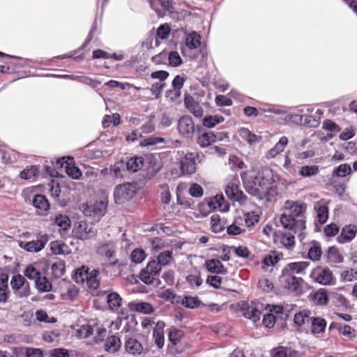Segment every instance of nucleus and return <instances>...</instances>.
Returning a JSON list of instances; mask_svg holds the SVG:
<instances>
[{
	"label": "nucleus",
	"mask_w": 357,
	"mask_h": 357,
	"mask_svg": "<svg viewBox=\"0 0 357 357\" xmlns=\"http://www.w3.org/2000/svg\"><path fill=\"white\" fill-rule=\"evenodd\" d=\"M83 213L93 218H100L106 213L107 202L104 199H93L82 204Z\"/></svg>",
	"instance_id": "obj_1"
},
{
	"label": "nucleus",
	"mask_w": 357,
	"mask_h": 357,
	"mask_svg": "<svg viewBox=\"0 0 357 357\" xmlns=\"http://www.w3.org/2000/svg\"><path fill=\"white\" fill-rule=\"evenodd\" d=\"M269 309V312H275L276 313H280L282 312V307L278 305H266V306L260 302H252L250 305L244 311V316L252 320L253 322H257L260 319L262 311L264 309Z\"/></svg>",
	"instance_id": "obj_2"
},
{
	"label": "nucleus",
	"mask_w": 357,
	"mask_h": 357,
	"mask_svg": "<svg viewBox=\"0 0 357 357\" xmlns=\"http://www.w3.org/2000/svg\"><path fill=\"white\" fill-rule=\"evenodd\" d=\"M279 282L284 289L288 290L291 293L299 294L302 291V285L303 280L301 278L291 275L287 271H282L280 276Z\"/></svg>",
	"instance_id": "obj_3"
},
{
	"label": "nucleus",
	"mask_w": 357,
	"mask_h": 357,
	"mask_svg": "<svg viewBox=\"0 0 357 357\" xmlns=\"http://www.w3.org/2000/svg\"><path fill=\"white\" fill-rule=\"evenodd\" d=\"M136 192L135 185L126 183L119 185L114 192V200L116 204H123L133 197Z\"/></svg>",
	"instance_id": "obj_4"
},
{
	"label": "nucleus",
	"mask_w": 357,
	"mask_h": 357,
	"mask_svg": "<svg viewBox=\"0 0 357 357\" xmlns=\"http://www.w3.org/2000/svg\"><path fill=\"white\" fill-rule=\"evenodd\" d=\"M310 278L323 285L335 284V279L331 271L328 268L317 267L310 273Z\"/></svg>",
	"instance_id": "obj_5"
},
{
	"label": "nucleus",
	"mask_w": 357,
	"mask_h": 357,
	"mask_svg": "<svg viewBox=\"0 0 357 357\" xmlns=\"http://www.w3.org/2000/svg\"><path fill=\"white\" fill-rule=\"evenodd\" d=\"M280 222L283 227L294 233L301 231L305 228V222L303 218L295 219L291 214L284 212L280 216Z\"/></svg>",
	"instance_id": "obj_6"
},
{
	"label": "nucleus",
	"mask_w": 357,
	"mask_h": 357,
	"mask_svg": "<svg viewBox=\"0 0 357 357\" xmlns=\"http://www.w3.org/2000/svg\"><path fill=\"white\" fill-rule=\"evenodd\" d=\"M49 241L48 235L39 234L36 240L29 242L21 241L20 248L30 252H38L42 250Z\"/></svg>",
	"instance_id": "obj_7"
},
{
	"label": "nucleus",
	"mask_w": 357,
	"mask_h": 357,
	"mask_svg": "<svg viewBox=\"0 0 357 357\" xmlns=\"http://www.w3.org/2000/svg\"><path fill=\"white\" fill-rule=\"evenodd\" d=\"M74 235L79 239H89L97 234V231L91 225L84 221H79L75 224L73 230Z\"/></svg>",
	"instance_id": "obj_8"
},
{
	"label": "nucleus",
	"mask_w": 357,
	"mask_h": 357,
	"mask_svg": "<svg viewBox=\"0 0 357 357\" xmlns=\"http://www.w3.org/2000/svg\"><path fill=\"white\" fill-rule=\"evenodd\" d=\"M199 157L197 153H188L181 160L180 169L182 174H192L196 172L195 160Z\"/></svg>",
	"instance_id": "obj_9"
},
{
	"label": "nucleus",
	"mask_w": 357,
	"mask_h": 357,
	"mask_svg": "<svg viewBox=\"0 0 357 357\" xmlns=\"http://www.w3.org/2000/svg\"><path fill=\"white\" fill-rule=\"evenodd\" d=\"M225 194L227 197L232 202H238L243 203L246 197L243 192L239 190L238 185L235 182H231L225 188Z\"/></svg>",
	"instance_id": "obj_10"
},
{
	"label": "nucleus",
	"mask_w": 357,
	"mask_h": 357,
	"mask_svg": "<svg viewBox=\"0 0 357 357\" xmlns=\"http://www.w3.org/2000/svg\"><path fill=\"white\" fill-rule=\"evenodd\" d=\"M124 348L126 352L131 356L141 355L144 351L142 344L133 337H128L126 340Z\"/></svg>",
	"instance_id": "obj_11"
},
{
	"label": "nucleus",
	"mask_w": 357,
	"mask_h": 357,
	"mask_svg": "<svg viewBox=\"0 0 357 357\" xmlns=\"http://www.w3.org/2000/svg\"><path fill=\"white\" fill-rule=\"evenodd\" d=\"M284 209L285 213L291 214V216L296 219L303 216L305 211V205L303 203L288 200L284 203Z\"/></svg>",
	"instance_id": "obj_12"
},
{
	"label": "nucleus",
	"mask_w": 357,
	"mask_h": 357,
	"mask_svg": "<svg viewBox=\"0 0 357 357\" xmlns=\"http://www.w3.org/2000/svg\"><path fill=\"white\" fill-rule=\"evenodd\" d=\"M178 130L183 135L190 136L195 131V124L192 119L190 116H183L178 123Z\"/></svg>",
	"instance_id": "obj_13"
},
{
	"label": "nucleus",
	"mask_w": 357,
	"mask_h": 357,
	"mask_svg": "<svg viewBox=\"0 0 357 357\" xmlns=\"http://www.w3.org/2000/svg\"><path fill=\"white\" fill-rule=\"evenodd\" d=\"M310 263L307 261H297L289 263L282 269L284 271H287L288 273L295 275H303L305 273V270L308 268Z\"/></svg>",
	"instance_id": "obj_14"
},
{
	"label": "nucleus",
	"mask_w": 357,
	"mask_h": 357,
	"mask_svg": "<svg viewBox=\"0 0 357 357\" xmlns=\"http://www.w3.org/2000/svg\"><path fill=\"white\" fill-rule=\"evenodd\" d=\"M327 202L321 199L314 204V210L317 213V218L320 224H324L328 218V208Z\"/></svg>",
	"instance_id": "obj_15"
},
{
	"label": "nucleus",
	"mask_w": 357,
	"mask_h": 357,
	"mask_svg": "<svg viewBox=\"0 0 357 357\" xmlns=\"http://www.w3.org/2000/svg\"><path fill=\"white\" fill-rule=\"evenodd\" d=\"M184 104L190 113L196 117H202L204 114V110L201 105L190 96H187L184 99Z\"/></svg>",
	"instance_id": "obj_16"
},
{
	"label": "nucleus",
	"mask_w": 357,
	"mask_h": 357,
	"mask_svg": "<svg viewBox=\"0 0 357 357\" xmlns=\"http://www.w3.org/2000/svg\"><path fill=\"white\" fill-rule=\"evenodd\" d=\"M356 232L357 227L355 225H346L342 228L340 235L337 236V241L340 243L349 242L356 236Z\"/></svg>",
	"instance_id": "obj_17"
},
{
	"label": "nucleus",
	"mask_w": 357,
	"mask_h": 357,
	"mask_svg": "<svg viewBox=\"0 0 357 357\" xmlns=\"http://www.w3.org/2000/svg\"><path fill=\"white\" fill-rule=\"evenodd\" d=\"M121 346L120 337L116 335L108 337L104 344L105 350L110 354L117 352Z\"/></svg>",
	"instance_id": "obj_18"
},
{
	"label": "nucleus",
	"mask_w": 357,
	"mask_h": 357,
	"mask_svg": "<svg viewBox=\"0 0 357 357\" xmlns=\"http://www.w3.org/2000/svg\"><path fill=\"white\" fill-rule=\"evenodd\" d=\"M208 206L213 209H218L222 212H226L229 208V205L222 195H217L212 197L208 202Z\"/></svg>",
	"instance_id": "obj_19"
},
{
	"label": "nucleus",
	"mask_w": 357,
	"mask_h": 357,
	"mask_svg": "<svg viewBox=\"0 0 357 357\" xmlns=\"http://www.w3.org/2000/svg\"><path fill=\"white\" fill-rule=\"evenodd\" d=\"M32 202L34 207L38 210V213L40 215H43L50 208V204L44 195H36Z\"/></svg>",
	"instance_id": "obj_20"
},
{
	"label": "nucleus",
	"mask_w": 357,
	"mask_h": 357,
	"mask_svg": "<svg viewBox=\"0 0 357 357\" xmlns=\"http://www.w3.org/2000/svg\"><path fill=\"white\" fill-rule=\"evenodd\" d=\"M165 323L162 321H159L155 324L153 328V337L155 339V344L158 348H162L164 345L165 337H164V328Z\"/></svg>",
	"instance_id": "obj_21"
},
{
	"label": "nucleus",
	"mask_w": 357,
	"mask_h": 357,
	"mask_svg": "<svg viewBox=\"0 0 357 357\" xmlns=\"http://www.w3.org/2000/svg\"><path fill=\"white\" fill-rule=\"evenodd\" d=\"M129 305L131 310L145 314H151L155 310L151 303L144 301L132 302Z\"/></svg>",
	"instance_id": "obj_22"
},
{
	"label": "nucleus",
	"mask_w": 357,
	"mask_h": 357,
	"mask_svg": "<svg viewBox=\"0 0 357 357\" xmlns=\"http://www.w3.org/2000/svg\"><path fill=\"white\" fill-rule=\"evenodd\" d=\"M288 139L287 137H282L279 142L271 149L266 154L267 159H272L276 157L279 153L284 150V148L288 144Z\"/></svg>",
	"instance_id": "obj_23"
},
{
	"label": "nucleus",
	"mask_w": 357,
	"mask_h": 357,
	"mask_svg": "<svg viewBox=\"0 0 357 357\" xmlns=\"http://www.w3.org/2000/svg\"><path fill=\"white\" fill-rule=\"evenodd\" d=\"M205 266L207 271L210 273L217 274H225L227 273L226 268L218 259H209L206 261Z\"/></svg>",
	"instance_id": "obj_24"
},
{
	"label": "nucleus",
	"mask_w": 357,
	"mask_h": 357,
	"mask_svg": "<svg viewBox=\"0 0 357 357\" xmlns=\"http://www.w3.org/2000/svg\"><path fill=\"white\" fill-rule=\"evenodd\" d=\"M8 275L6 273H0V302L6 303L8 298Z\"/></svg>",
	"instance_id": "obj_25"
},
{
	"label": "nucleus",
	"mask_w": 357,
	"mask_h": 357,
	"mask_svg": "<svg viewBox=\"0 0 357 357\" xmlns=\"http://www.w3.org/2000/svg\"><path fill=\"white\" fill-rule=\"evenodd\" d=\"M217 137L212 132L201 134L197 138V143L201 147H207L216 141Z\"/></svg>",
	"instance_id": "obj_26"
},
{
	"label": "nucleus",
	"mask_w": 357,
	"mask_h": 357,
	"mask_svg": "<svg viewBox=\"0 0 357 357\" xmlns=\"http://www.w3.org/2000/svg\"><path fill=\"white\" fill-rule=\"evenodd\" d=\"M239 135L250 144H253L259 142L261 139V136L257 135L250 131L248 128H242L239 130Z\"/></svg>",
	"instance_id": "obj_27"
},
{
	"label": "nucleus",
	"mask_w": 357,
	"mask_h": 357,
	"mask_svg": "<svg viewBox=\"0 0 357 357\" xmlns=\"http://www.w3.org/2000/svg\"><path fill=\"white\" fill-rule=\"evenodd\" d=\"M121 301V297L116 292L109 294L107 297V303L109 308L113 311H116L120 307Z\"/></svg>",
	"instance_id": "obj_28"
},
{
	"label": "nucleus",
	"mask_w": 357,
	"mask_h": 357,
	"mask_svg": "<svg viewBox=\"0 0 357 357\" xmlns=\"http://www.w3.org/2000/svg\"><path fill=\"white\" fill-rule=\"evenodd\" d=\"M125 163L127 170L135 172L144 166V160L142 157L131 158Z\"/></svg>",
	"instance_id": "obj_29"
},
{
	"label": "nucleus",
	"mask_w": 357,
	"mask_h": 357,
	"mask_svg": "<svg viewBox=\"0 0 357 357\" xmlns=\"http://www.w3.org/2000/svg\"><path fill=\"white\" fill-rule=\"evenodd\" d=\"M94 333V327L89 324H83L76 329V336L80 339L90 337Z\"/></svg>",
	"instance_id": "obj_30"
},
{
	"label": "nucleus",
	"mask_w": 357,
	"mask_h": 357,
	"mask_svg": "<svg viewBox=\"0 0 357 357\" xmlns=\"http://www.w3.org/2000/svg\"><path fill=\"white\" fill-rule=\"evenodd\" d=\"M17 350V348H13L14 353H15ZM19 350L22 354H25L26 357H43V353L42 350L38 348L25 347L20 348Z\"/></svg>",
	"instance_id": "obj_31"
},
{
	"label": "nucleus",
	"mask_w": 357,
	"mask_h": 357,
	"mask_svg": "<svg viewBox=\"0 0 357 357\" xmlns=\"http://www.w3.org/2000/svg\"><path fill=\"white\" fill-rule=\"evenodd\" d=\"M36 287L39 291L47 292L52 290V283L47 280L46 277L40 276L35 282Z\"/></svg>",
	"instance_id": "obj_32"
},
{
	"label": "nucleus",
	"mask_w": 357,
	"mask_h": 357,
	"mask_svg": "<svg viewBox=\"0 0 357 357\" xmlns=\"http://www.w3.org/2000/svg\"><path fill=\"white\" fill-rule=\"evenodd\" d=\"M99 274L100 272L97 269H93L91 272H89V277L86 280V283L89 288L96 289L99 287Z\"/></svg>",
	"instance_id": "obj_33"
},
{
	"label": "nucleus",
	"mask_w": 357,
	"mask_h": 357,
	"mask_svg": "<svg viewBox=\"0 0 357 357\" xmlns=\"http://www.w3.org/2000/svg\"><path fill=\"white\" fill-rule=\"evenodd\" d=\"M282 257V254L276 252H272L271 253L265 256L263 259V264L266 266H273L277 264Z\"/></svg>",
	"instance_id": "obj_34"
},
{
	"label": "nucleus",
	"mask_w": 357,
	"mask_h": 357,
	"mask_svg": "<svg viewBox=\"0 0 357 357\" xmlns=\"http://www.w3.org/2000/svg\"><path fill=\"white\" fill-rule=\"evenodd\" d=\"M200 36L196 32H192L185 38V44L190 49L197 48L200 44Z\"/></svg>",
	"instance_id": "obj_35"
},
{
	"label": "nucleus",
	"mask_w": 357,
	"mask_h": 357,
	"mask_svg": "<svg viewBox=\"0 0 357 357\" xmlns=\"http://www.w3.org/2000/svg\"><path fill=\"white\" fill-rule=\"evenodd\" d=\"M223 121L224 118L222 116H206L203 119V125L206 128H211Z\"/></svg>",
	"instance_id": "obj_36"
},
{
	"label": "nucleus",
	"mask_w": 357,
	"mask_h": 357,
	"mask_svg": "<svg viewBox=\"0 0 357 357\" xmlns=\"http://www.w3.org/2000/svg\"><path fill=\"white\" fill-rule=\"evenodd\" d=\"M50 249L55 255H63L68 253V246L59 241H52L50 243Z\"/></svg>",
	"instance_id": "obj_37"
},
{
	"label": "nucleus",
	"mask_w": 357,
	"mask_h": 357,
	"mask_svg": "<svg viewBox=\"0 0 357 357\" xmlns=\"http://www.w3.org/2000/svg\"><path fill=\"white\" fill-rule=\"evenodd\" d=\"M97 252L102 256L111 258L114 253V245L110 243L102 244L98 246Z\"/></svg>",
	"instance_id": "obj_38"
},
{
	"label": "nucleus",
	"mask_w": 357,
	"mask_h": 357,
	"mask_svg": "<svg viewBox=\"0 0 357 357\" xmlns=\"http://www.w3.org/2000/svg\"><path fill=\"white\" fill-rule=\"evenodd\" d=\"M89 274V268L88 267L82 266L77 269L75 274V280L77 283H82L86 281Z\"/></svg>",
	"instance_id": "obj_39"
},
{
	"label": "nucleus",
	"mask_w": 357,
	"mask_h": 357,
	"mask_svg": "<svg viewBox=\"0 0 357 357\" xmlns=\"http://www.w3.org/2000/svg\"><path fill=\"white\" fill-rule=\"evenodd\" d=\"M126 163L123 161L118 162L112 167V172L116 178H123L126 174Z\"/></svg>",
	"instance_id": "obj_40"
},
{
	"label": "nucleus",
	"mask_w": 357,
	"mask_h": 357,
	"mask_svg": "<svg viewBox=\"0 0 357 357\" xmlns=\"http://www.w3.org/2000/svg\"><path fill=\"white\" fill-rule=\"evenodd\" d=\"M326 322L321 318H314L312 321V332L313 333H319L324 331Z\"/></svg>",
	"instance_id": "obj_41"
},
{
	"label": "nucleus",
	"mask_w": 357,
	"mask_h": 357,
	"mask_svg": "<svg viewBox=\"0 0 357 357\" xmlns=\"http://www.w3.org/2000/svg\"><path fill=\"white\" fill-rule=\"evenodd\" d=\"M158 275H156L153 272L147 271L146 268H144L142 270L140 273V279L141 280L146 284H151L153 283V281L157 278Z\"/></svg>",
	"instance_id": "obj_42"
},
{
	"label": "nucleus",
	"mask_w": 357,
	"mask_h": 357,
	"mask_svg": "<svg viewBox=\"0 0 357 357\" xmlns=\"http://www.w3.org/2000/svg\"><path fill=\"white\" fill-rule=\"evenodd\" d=\"M51 270L55 278H61L65 273V263L62 261H56L52 265Z\"/></svg>",
	"instance_id": "obj_43"
},
{
	"label": "nucleus",
	"mask_w": 357,
	"mask_h": 357,
	"mask_svg": "<svg viewBox=\"0 0 357 357\" xmlns=\"http://www.w3.org/2000/svg\"><path fill=\"white\" fill-rule=\"evenodd\" d=\"M65 169L66 174L73 179H79L82 176L80 169L75 165H71V164L68 162H66Z\"/></svg>",
	"instance_id": "obj_44"
},
{
	"label": "nucleus",
	"mask_w": 357,
	"mask_h": 357,
	"mask_svg": "<svg viewBox=\"0 0 357 357\" xmlns=\"http://www.w3.org/2000/svg\"><path fill=\"white\" fill-rule=\"evenodd\" d=\"M294 234L292 231L282 234L280 238V243L287 248L294 245Z\"/></svg>",
	"instance_id": "obj_45"
},
{
	"label": "nucleus",
	"mask_w": 357,
	"mask_h": 357,
	"mask_svg": "<svg viewBox=\"0 0 357 357\" xmlns=\"http://www.w3.org/2000/svg\"><path fill=\"white\" fill-rule=\"evenodd\" d=\"M172 259V251H165L162 252H160L159 255L157 257L156 262L158 263V264L162 266H166L168 265L170 262V261Z\"/></svg>",
	"instance_id": "obj_46"
},
{
	"label": "nucleus",
	"mask_w": 357,
	"mask_h": 357,
	"mask_svg": "<svg viewBox=\"0 0 357 357\" xmlns=\"http://www.w3.org/2000/svg\"><path fill=\"white\" fill-rule=\"evenodd\" d=\"M54 223L61 229L66 231L70 226V220L66 215H59L54 220Z\"/></svg>",
	"instance_id": "obj_47"
},
{
	"label": "nucleus",
	"mask_w": 357,
	"mask_h": 357,
	"mask_svg": "<svg viewBox=\"0 0 357 357\" xmlns=\"http://www.w3.org/2000/svg\"><path fill=\"white\" fill-rule=\"evenodd\" d=\"M26 283H27V282L26 281L25 278L22 275L18 274L13 276L10 281V286L13 290L15 291Z\"/></svg>",
	"instance_id": "obj_48"
},
{
	"label": "nucleus",
	"mask_w": 357,
	"mask_h": 357,
	"mask_svg": "<svg viewBox=\"0 0 357 357\" xmlns=\"http://www.w3.org/2000/svg\"><path fill=\"white\" fill-rule=\"evenodd\" d=\"M183 305L188 308H195L199 306L201 302L197 297L185 296L181 301Z\"/></svg>",
	"instance_id": "obj_49"
},
{
	"label": "nucleus",
	"mask_w": 357,
	"mask_h": 357,
	"mask_svg": "<svg viewBox=\"0 0 357 357\" xmlns=\"http://www.w3.org/2000/svg\"><path fill=\"white\" fill-rule=\"evenodd\" d=\"M319 173V167L317 165L303 166L300 169V174L303 177L316 175Z\"/></svg>",
	"instance_id": "obj_50"
},
{
	"label": "nucleus",
	"mask_w": 357,
	"mask_h": 357,
	"mask_svg": "<svg viewBox=\"0 0 357 357\" xmlns=\"http://www.w3.org/2000/svg\"><path fill=\"white\" fill-rule=\"evenodd\" d=\"M24 274L26 277L35 282L41 276V273L31 265L28 266L24 270Z\"/></svg>",
	"instance_id": "obj_51"
},
{
	"label": "nucleus",
	"mask_w": 357,
	"mask_h": 357,
	"mask_svg": "<svg viewBox=\"0 0 357 357\" xmlns=\"http://www.w3.org/2000/svg\"><path fill=\"white\" fill-rule=\"evenodd\" d=\"M321 255V250L320 246L314 243L308 251V257L312 261L319 260Z\"/></svg>",
	"instance_id": "obj_52"
},
{
	"label": "nucleus",
	"mask_w": 357,
	"mask_h": 357,
	"mask_svg": "<svg viewBox=\"0 0 357 357\" xmlns=\"http://www.w3.org/2000/svg\"><path fill=\"white\" fill-rule=\"evenodd\" d=\"M43 338L47 342H58L60 338V333L56 331H47L43 334Z\"/></svg>",
	"instance_id": "obj_53"
},
{
	"label": "nucleus",
	"mask_w": 357,
	"mask_h": 357,
	"mask_svg": "<svg viewBox=\"0 0 357 357\" xmlns=\"http://www.w3.org/2000/svg\"><path fill=\"white\" fill-rule=\"evenodd\" d=\"M146 257L144 251L142 249H135L130 255L131 260L136 263L139 264L144 261Z\"/></svg>",
	"instance_id": "obj_54"
},
{
	"label": "nucleus",
	"mask_w": 357,
	"mask_h": 357,
	"mask_svg": "<svg viewBox=\"0 0 357 357\" xmlns=\"http://www.w3.org/2000/svg\"><path fill=\"white\" fill-rule=\"evenodd\" d=\"M94 331H96V335L94 336V342L96 343H99L102 342L104 339V337L106 336L107 330L98 325H95L94 326Z\"/></svg>",
	"instance_id": "obj_55"
},
{
	"label": "nucleus",
	"mask_w": 357,
	"mask_h": 357,
	"mask_svg": "<svg viewBox=\"0 0 357 357\" xmlns=\"http://www.w3.org/2000/svg\"><path fill=\"white\" fill-rule=\"evenodd\" d=\"M211 229L215 233L221 232L224 228L220 222V219L218 215H213L211 217Z\"/></svg>",
	"instance_id": "obj_56"
},
{
	"label": "nucleus",
	"mask_w": 357,
	"mask_h": 357,
	"mask_svg": "<svg viewBox=\"0 0 357 357\" xmlns=\"http://www.w3.org/2000/svg\"><path fill=\"white\" fill-rule=\"evenodd\" d=\"M351 171V169L349 165L342 164L334 170L333 174L338 177H344L349 174Z\"/></svg>",
	"instance_id": "obj_57"
},
{
	"label": "nucleus",
	"mask_w": 357,
	"mask_h": 357,
	"mask_svg": "<svg viewBox=\"0 0 357 357\" xmlns=\"http://www.w3.org/2000/svg\"><path fill=\"white\" fill-rule=\"evenodd\" d=\"M357 279V272L353 269L344 271L341 273V280L342 282H351Z\"/></svg>",
	"instance_id": "obj_58"
},
{
	"label": "nucleus",
	"mask_w": 357,
	"mask_h": 357,
	"mask_svg": "<svg viewBox=\"0 0 357 357\" xmlns=\"http://www.w3.org/2000/svg\"><path fill=\"white\" fill-rule=\"evenodd\" d=\"M244 221L248 227L253 226L259 221V215L254 212L246 213L244 214Z\"/></svg>",
	"instance_id": "obj_59"
},
{
	"label": "nucleus",
	"mask_w": 357,
	"mask_h": 357,
	"mask_svg": "<svg viewBox=\"0 0 357 357\" xmlns=\"http://www.w3.org/2000/svg\"><path fill=\"white\" fill-rule=\"evenodd\" d=\"M186 280L192 287H198L202 284V279L201 278L200 274L199 273L196 274L188 275L186 277Z\"/></svg>",
	"instance_id": "obj_60"
},
{
	"label": "nucleus",
	"mask_w": 357,
	"mask_h": 357,
	"mask_svg": "<svg viewBox=\"0 0 357 357\" xmlns=\"http://www.w3.org/2000/svg\"><path fill=\"white\" fill-rule=\"evenodd\" d=\"M184 79L179 75L175 77V78L172 81V86L175 91V94L176 96H179L181 95L180 90L183 86Z\"/></svg>",
	"instance_id": "obj_61"
},
{
	"label": "nucleus",
	"mask_w": 357,
	"mask_h": 357,
	"mask_svg": "<svg viewBox=\"0 0 357 357\" xmlns=\"http://www.w3.org/2000/svg\"><path fill=\"white\" fill-rule=\"evenodd\" d=\"M328 257L335 263L342 262L343 260V257L339 253L338 250L333 247L328 249Z\"/></svg>",
	"instance_id": "obj_62"
},
{
	"label": "nucleus",
	"mask_w": 357,
	"mask_h": 357,
	"mask_svg": "<svg viewBox=\"0 0 357 357\" xmlns=\"http://www.w3.org/2000/svg\"><path fill=\"white\" fill-rule=\"evenodd\" d=\"M314 300L318 304L325 305L328 303V295L325 290L320 289L314 294Z\"/></svg>",
	"instance_id": "obj_63"
},
{
	"label": "nucleus",
	"mask_w": 357,
	"mask_h": 357,
	"mask_svg": "<svg viewBox=\"0 0 357 357\" xmlns=\"http://www.w3.org/2000/svg\"><path fill=\"white\" fill-rule=\"evenodd\" d=\"M168 59L169 64L172 66H178L182 63V59L177 52H171Z\"/></svg>",
	"instance_id": "obj_64"
}]
</instances>
